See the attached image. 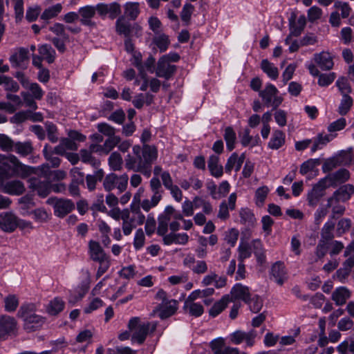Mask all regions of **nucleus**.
<instances>
[{
  "instance_id": "f257e3e1",
  "label": "nucleus",
  "mask_w": 354,
  "mask_h": 354,
  "mask_svg": "<svg viewBox=\"0 0 354 354\" xmlns=\"http://www.w3.org/2000/svg\"><path fill=\"white\" fill-rule=\"evenodd\" d=\"M158 158V149L150 145H134L132 154H127L124 158V166L128 170L142 174L149 178L152 173V165Z\"/></svg>"
},
{
  "instance_id": "f03ea898",
  "label": "nucleus",
  "mask_w": 354,
  "mask_h": 354,
  "mask_svg": "<svg viewBox=\"0 0 354 354\" xmlns=\"http://www.w3.org/2000/svg\"><path fill=\"white\" fill-rule=\"evenodd\" d=\"M36 171V167L22 163L15 155L0 154V175L3 177L25 179Z\"/></svg>"
},
{
  "instance_id": "7ed1b4c3",
  "label": "nucleus",
  "mask_w": 354,
  "mask_h": 354,
  "mask_svg": "<svg viewBox=\"0 0 354 354\" xmlns=\"http://www.w3.org/2000/svg\"><path fill=\"white\" fill-rule=\"evenodd\" d=\"M128 328L131 333V342L142 344L149 331H155L156 324L149 322H142L139 317H135L129 320Z\"/></svg>"
},
{
  "instance_id": "20e7f679",
  "label": "nucleus",
  "mask_w": 354,
  "mask_h": 354,
  "mask_svg": "<svg viewBox=\"0 0 354 354\" xmlns=\"http://www.w3.org/2000/svg\"><path fill=\"white\" fill-rule=\"evenodd\" d=\"M128 175L124 174L121 176H117L114 173L106 175L103 182V187L106 192H111L115 188L121 193L124 192L128 184Z\"/></svg>"
},
{
  "instance_id": "39448f33",
  "label": "nucleus",
  "mask_w": 354,
  "mask_h": 354,
  "mask_svg": "<svg viewBox=\"0 0 354 354\" xmlns=\"http://www.w3.org/2000/svg\"><path fill=\"white\" fill-rule=\"evenodd\" d=\"M18 323L17 319L8 315H0V341L6 340L8 337L17 333Z\"/></svg>"
},
{
  "instance_id": "423d86ee",
  "label": "nucleus",
  "mask_w": 354,
  "mask_h": 354,
  "mask_svg": "<svg viewBox=\"0 0 354 354\" xmlns=\"http://www.w3.org/2000/svg\"><path fill=\"white\" fill-rule=\"evenodd\" d=\"M278 93L279 91L274 85L268 84L259 94L266 106H272L276 109L283 101V98L278 95Z\"/></svg>"
},
{
  "instance_id": "0eeeda50",
  "label": "nucleus",
  "mask_w": 354,
  "mask_h": 354,
  "mask_svg": "<svg viewBox=\"0 0 354 354\" xmlns=\"http://www.w3.org/2000/svg\"><path fill=\"white\" fill-rule=\"evenodd\" d=\"M326 180L321 178L316 184L313 185L312 189L307 193L306 200L309 206L316 207L321 198L325 195L326 189L328 188Z\"/></svg>"
},
{
  "instance_id": "6e6552de",
  "label": "nucleus",
  "mask_w": 354,
  "mask_h": 354,
  "mask_svg": "<svg viewBox=\"0 0 354 354\" xmlns=\"http://www.w3.org/2000/svg\"><path fill=\"white\" fill-rule=\"evenodd\" d=\"M354 194V185L345 184L340 186L335 190L333 195L328 198L326 207H330L334 204L339 202L348 201Z\"/></svg>"
},
{
  "instance_id": "1a4fd4ad",
  "label": "nucleus",
  "mask_w": 354,
  "mask_h": 354,
  "mask_svg": "<svg viewBox=\"0 0 354 354\" xmlns=\"http://www.w3.org/2000/svg\"><path fill=\"white\" fill-rule=\"evenodd\" d=\"M97 12L99 16L104 19L106 17L111 19L118 18L121 14V6L117 2L111 3H100L96 5Z\"/></svg>"
},
{
  "instance_id": "9d476101",
  "label": "nucleus",
  "mask_w": 354,
  "mask_h": 354,
  "mask_svg": "<svg viewBox=\"0 0 354 354\" xmlns=\"http://www.w3.org/2000/svg\"><path fill=\"white\" fill-rule=\"evenodd\" d=\"M306 25V17L302 15L299 17L297 20L296 21V16L292 15L289 19V29L290 34L287 36L285 39V44H288L290 43V40L291 37H298L299 36L303 30H304Z\"/></svg>"
},
{
  "instance_id": "9b49d317",
  "label": "nucleus",
  "mask_w": 354,
  "mask_h": 354,
  "mask_svg": "<svg viewBox=\"0 0 354 354\" xmlns=\"http://www.w3.org/2000/svg\"><path fill=\"white\" fill-rule=\"evenodd\" d=\"M48 203H53L54 213L59 217H64L69 214L74 208V203L69 199L48 198Z\"/></svg>"
},
{
  "instance_id": "f8f14e48",
  "label": "nucleus",
  "mask_w": 354,
  "mask_h": 354,
  "mask_svg": "<svg viewBox=\"0 0 354 354\" xmlns=\"http://www.w3.org/2000/svg\"><path fill=\"white\" fill-rule=\"evenodd\" d=\"M28 183L29 188L42 198L46 197L50 192V183L47 179L41 180L39 178L33 177L28 180Z\"/></svg>"
},
{
  "instance_id": "ddd939ff",
  "label": "nucleus",
  "mask_w": 354,
  "mask_h": 354,
  "mask_svg": "<svg viewBox=\"0 0 354 354\" xmlns=\"http://www.w3.org/2000/svg\"><path fill=\"white\" fill-rule=\"evenodd\" d=\"M349 178L350 172L346 169H339L323 178V179L326 180V183L328 185L329 187H335L337 185L344 183Z\"/></svg>"
},
{
  "instance_id": "4468645a",
  "label": "nucleus",
  "mask_w": 354,
  "mask_h": 354,
  "mask_svg": "<svg viewBox=\"0 0 354 354\" xmlns=\"http://www.w3.org/2000/svg\"><path fill=\"white\" fill-rule=\"evenodd\" d=\"M176 71L175 65L168 63L167 60H165V57H160L157 64L156 74L159 77L169 80L174 75Z\"/></svg>"
},
{
  "instance_id": "2eb2a0df",
  "label": "nucleus",
  "mask_w": 354,
  "mask_h": 354,
  "mask_svg": "<svg viewBox=\"0 0 354 354\" xmlns=\"http://www.w3.org/2000/svg\"><path fill=\"white\" fill-rule=\"evenodd\" d=\"M18 225V218L11 212H3L0 214V228L6 232H12Z\"/></svg>"
},
{
  "instance_id": "dca6fc26",
  "label": "nucleus",
  "mask_w": 354,
  "mask_h": 354,
  "mask_svg": "<svg viewBox=\"0 0 354 354\" xmlns=\"http://www.w3.org/2000/svg\"><path fill=\"white\" fill-rule=\"evenodd\" d=\"M140 196L135 195L133 201L130 205L129 217L130 220L138 225H142L145 221V216L142 213L140 205Z\"/></svg>"
},
{
  "instance_id": "f3484780",
  "label": "nucleus",
  "mask_w": 354,
  "mask_h": 354,
  "mask_svg": "<svg viewBox=\"0 0 354 354\" xmlns=\"http://www.w3.org/2000/svg\"><path fill=\"white\" fill-rule=\"evenodd\" d=\"M313 60L322 71H329L333 68L334 65L332 55L326 51L314 54Z\"/></svg>"
},
{
  "instance_id": "a211bd4d",
  "label": "nucleus",
  "mask_w": 354,
  "mask_h": 354,
  "mask_svg": "<svg viewBox=\"0 0 354 354\" xmlns=\"http://www.w3.org/2000/svg\"><path fill=\"white\" fill-rule=\"evenodd\" d=\"M88 254L90 259L95 262L109 257L100 243L94 240H90L88 243Z\"/></svg>"
},
{
  "instance_id": "6ab92c4d",
  "label": "nucleus",
  "mask_w": 354,
  "mask_h": 354,
  "mask_svg": "<svg viewBox=\"0 0 354 354\" xmlns=\"http://www.w3.org/2000/svg\"><path fill=\"white\" fill-rule=\"evenodd\" d=\"M37 169H39L44 177L47 179L49 183L52 181L61 180L65 178L66 174L63 170L50 171L48 164H43Z\"/></svg>"
},
{
  "instance_id": "aec40b11",
  "label": "nucleus",
  "mask_w": 354,
  "mask_h": 354,
  "mask_svg": "<svg viewBox=\"0 0 354 354\" xmlns=\"http://www.w3.org/2000/svg\"><path fill=\"white\" fill-rule=\"evenodd\" d=\"M22 320L24 322V328L28 333L38 330L45 322V318L37 314Z\"/></svg>"
},
{
  "instance_id": "412c9836",
  "label": "nucleus",
  "mask_w": 354,
  "mask_h": 354,
  "mask_svg": "<svg viewBox=\"0 0 354 354\" xmlns=\"http://www.w3.org/2000/svg\"><path fill=\"white\" fill-rule=\"evenodd\" d=\"M271 275L277 284L281 286L287 280V272L284 263L277 261L271 268Z\"/></svg>"
},
{
  "instance_id": "4be33fe9",
  "label": "nucleus",
  "mask_w": 354,
  "mask_h": 354,
  "mask_svg": "<svg viewBox=\"0 0 354 354\" xmlns=\"http://www.w3.org/2000/svg\"><path fill=\"white\" fill-rule=\"evenodd\" d=\"M178 303L176 299H169L165 303H161L158 306L160 319H165L173 315L178 309Z\"/></svg>"
},
{
  "instance_id": "5701e85b",
  "label": "nucleus",
  "mask_w": 354,
  "mask_h": 354,
  "mask_svg": "<svg viewBox=\"0 0 354 354\" xmlns=\"http://www.w3.org/2000/svg\"><path fill=\"white\" fill-rule=\"evenodd\" d=\"M133 26L129 20L124 17L119 16L115 21V31L118 35H124L125 37H130Z\"/></svg>"
},
{
  "instance_id": "b1692460",
  "label": "nucleus",
  "mask_w": 354,
  "mask_h": 354,
  "mask_svg": "<svg viewBox=\"0 0 354 354\" xmlns=\"http://www.w3.org/2000/svg\"><path fill=\"white\" fill-rule=\"evenodd\" d=\"M24 184L19 180L6 182L3 192L13 196H19L25 192Z\"/></svg>"
},
{
  "instance_id": "393cba45",
  "label": "nucleus",
  "mask_w": 354,
  "mask_h": 354,
  "mask_svg": "<svg viewBox=\"0 0 354 354\" xmlns=\"http://www.w3.org/2000/svg\"><path fill=\"white\" fill-rule=\"evenodd\" d=\"M230 293L232 299L242 300L244 302L250 297L249 288L241 283L235 284L232 287Z\"/></svg>"
},
{
  "instance_id": "a878e982",
  "label": "nucleus",
  "mask_w": 354,
  "mask_h": 354,
  "mask_svg": "<svg viewBox=\"0 0 354 354\" xmlns=\"http://www.w3.org/2000/svg\"><path fill=\"white\" fill-rule=\"evenodd\" d=\"M286 142V134L282 131L274 130L270 140L268 144V148L277 150L284 145Z\"/></svg>"
},
{
  "instance_id": "bb28decb",
  "label": "nucleus",
  "mask_w": 354,
  "mask_h": 354,
  "mask_svg": "<svg viewBox=\"0 0 354 354\" xmlns=\"http://www.w3.org/2000/svg\"><path fill=\"white\" fill-rule=\"evenodd\" d=\"M207 167L212 176L220 178L223 174V167L219 164V157L217 155H211L207 161Z\"/></svg>"
},
{
  "instance_id": "cd10ccee",
  "label": "nucleus",
  "mask_w": 354,
  "mask_h": 354,
  "mask_svg": "<svg viewBox=\"0 0 354 354\" xmlns=\"http://www.w3.org/2000/svg\"><path fill=\"white\" fill-rule=\"evenodd\" d=\"M350 297L351 292L344 286L336 288L332 294V299L337 306L344 305Z\"/></svg>"
},
{
  "instance_id": "c85d7f7f",
  "label": "nucleus",
  "mask_w": 354,
  "mask_h": 354,
  "mask_svg": "<svg viewBox=\"0 0 354 354\" xmlns=\"http://www.w3.org/2000/svg\"><path fill=\"white\" fill-rule=\"evenodd\" d=\"M140 4L138 2H127L124 5V18L129 20H136L140 14Z\"/></svg>"
},
{
  "instance_id": "c756f323",
  "label": "nucleus",
  "mask_w": 354,
  "mask_h": 354,
  "mask_svg": "<svg viewBox=\"0 0 354 354\" xmlns=\"http://www.w3.org/2000/svg\"><path fill=\"white\" fill-rule=\"evenodd\" d=\"M162 241L164 244L167 245L172 243L185 245L189 241V236L186 233H170L164 236Z\"/></svg>"
},
{
  "instance_id": "7c9ffc66",
  "label": "nucleus",
  "mask_w": 354,
  "mask_h": 354,
  "mask_svg": "<svg viewBox=\"0 0 354 354\" xmlns=\"http://www.w3.org/2000/svg\"><path fill=\"white\" fill-rule=\"evenodd\" d=\"M97 12L96 6H86L79 9V14L82 17L80 20L83 25L90 26L91 24V19L94 17Z\"/></svg>"
},
{
  "instance_id": "2f4dec72",
  "label": "nucleus",
  "mask_w": 354,
  "mask_h": 354,
  "mask_svg": "<svg viewBox=\"0 0 354 354\" xmlns=\"http://www.w3.org/2000/svg\"><path fill=\"white\" fill-rule=\"evenodd\" d=\"M38 52L43 59L46 60L48 64L55 62L56 52L49 44H43L39 46Z\"/></svg>"
},
{
  "instance_id": "473e14b6",
  "label": "nucleus",
  "mask_w": 354,
  "mask_h": 354,
  "mask_svg": "<svg viewBox=\"0 0 354 354\" xmlns=\"http://www.w3.org/2000/svg\"><path fill=\"white\" fill-rule=\"evenodd\" d=\"M122 231L125 236H129L131 234L133 229L136 227L138 224L130 220L129 217V209H124L123 214L122 216Z\"/></svg>"
},
{
  "instance_id": "72a5a7b5",
  "label": "nucleus",
  "mask_w": 354,
  "mask_h": 354,
  "mask_svg": "<svg viewBox=\"0 0 354 354\" xmlns=\"http://www.w3.org/2000/svg\"><path fill=\"white\" fill-rule=\"evenodd\" d=\"M313 140V145L311 147V152L315 153L317 150L322 149L324 146L327 145L331 140V136L319 133Z\"/></svg>"
},
{
  "instance_id": "f704fd0d",
  "label": "nucleus",
  "mask_w": 354,
  "mask_h": 354,
  "mask_svg": "<svg viewBox=\"0 0 354 354\" xmlns=\"http://www.w3.org/2000/svg\"><path fill=\"white\" fill-rule=\"evenodd\" d=\"M104 176V172L102 169H97L94 174H88L86 176V187L89 191H93L96 187L98 181H101Z\"/></svg>"
},
{
  "instance_id": "c9c22d12",
  "label": "nucleus",
  "mask_w": 354,
  "mask_h": 354,
  "mask_svg": "<svg viewBox=\"0 0 354 354\" xmlns=\"http://www.w3.org/2000/svg\"><path fill=\"white\" fill-rule=\"evenodd\" d=\"M64 301L59 297L50 300L46 306V312L50 315H57L64 310Z\"/></svg>"
},
{
  "instance_id": "e433bc0d",
  "label": "nucleus",
  "mask_w": 354,
  "mask_h": 354,
  "mask_svg": "<svg viewBox=\"0 0 354 354\" xmlns=\"http://www.w3.org/2000/svg\"><path fill=\"white\" fill-rule=\"evenodd\" d=\"M33 151V147L30 142H15L13 151L21 157H26Z\"/></svg>"
},
{
  "instance_id": "4c0bfd02",
  "label": "nucleus",
  "mask_w": 354,
  "mask_h": 354,
  "mask_svg": "<svg viewBox=\"0 0 354 354\" xmlns=\"http://www.w3.org/2000/svg\"><path fill=\"white\" fill-rule=\"evenodd\" d=\"M335 223L332 220L328 221L323 226L321 232V240L325 241H330L333 239L334 236V229H335Z\"/></svg>"
},
{
  "instance_id": "58836bf2",
  "label": "nucleus",
  "mask_w": 354,
  "mask_h": 354,
  "mask_svg": "<svg viewBox=\"0 0 354 354\" xmlns=\"http://www.w3.org/2000/svg\"><path fill=\"white\" fill-rule=\"evenodd\" d=\"M262 71L272 80H276L279 77L278 68L274 64L270 62L268 59H263L261 63Z\"/></svg>"
},
{
  "instance_id": "ea45409f",
  "label": "nucleus",
  "mask_w": 354,
  "mask_h": 354,
  "mask_svg": "<svg viewBox=\"0 0 354 354\" xmlns=\"http://www.w3.org/2000/svg\"><path fill=\"white\" fill-rule=\"evenodd\" d=\"M223 138L226 142L227 149L230 151H232L235 148L236 141V135L232 127H227L225 129Z\"/></svg>"
},
{
  "instance_id": "a19ab883",
  "label": "nucleus",
  "mask_w": 354,
  "mask_h": 354,
  "mask_svg": "<svg viewBox=\"0 0 354 354\" xmlns=\"http://www.w3.org/2000/svg\"><path fill=\"white\" fill-rule=\"evenodd\" d=\"M241 223L248 227H252L256 223L253 212L248 208H242L239 212Z\"/></svg>"
},
{
  "instance_id": "79ce46f5",
  "label": "nucleus",
  "mask_w": 354,
  "mask_h": 354,
  "mask_svg": "<svg viewBox=\"0 0 354 354\" xmlns=\"http://www.w3.org/2000/svg\"><path fill=\"white\" fill-rule=\"evenodd\" d=\"M80 160L91 165L93 168L97 169L100 165V161L92 155V151L86 149H81L80 151Z\"/></svg>"
},
{
  "instance_id": "37998d69",
  "label": "nucleus",
  "mask_w": 354,
  "mask_h": 354,
  "mask_svg": "<svg viewBox=\"0 0 354 354\" xmlns=\"http://www.w3.org/2000/svg\"><path fill=\"white\" fill-rule=\"evenodd\" d=\"M243 163L239 160L237 153L234 152L228 158L227 162L225 165V169L227 173H230L232 169H235L236 171L240 170Z\"/></svg>"
},
{
  "instance_id": "c03bdc74",
  "label": "nucleus",
  "mask_w": 354,
  "mask_h": 354,
  "mask_svg": "<svg viewBox=\"0 0 354 354\" xmlns=\"http://www.w3.org/2000/svg\"><path fill=\"white\" fill-rule=\"evenodd\" d=\"M37 306L33 303L23 304L18 310L17 316L22 319L35 315Z\"/></svg>"
},
{
  "instance_id": "a18cd8bd",
  "label": "nucleus",
  "mask_w": 354,
  "mask_h": 354,
  "mask_svg": "<svg viewBox=\"0 0 354 354\" xmlns=\"http://www.w3.org/2000/svg\"><path fill=\"white\" fill-rule=\"evenodd\" d=\"M28 49L21 48L17 53H15L10 56L9 59L12 66L17 67L19 66L25 60L28 59Z\"/></svg>"
},
{
  "instance_id": "49530a36",
  "label": "nucleus",
  "mask_w": 354,
  "mask_h": 354,
  "mask_svg": "<svg viewBox=\"0 0 354 354\" xmlns=\"http://www.w3.org/2000/svg\"><path fill=\"white\" fill-rule=\"evenodd\" d=\"M150 189L153 193L151 196H153L155 199L159 198L162 199L163 189L162 188V185L158 177H153L149 182Z\"/></svg>"
},
{
  "instance_id": "de8ad7c7",
  "label": "nucleus",
  "mask_w": 354,
  "mask_h": 354,
  "mask_svg": "<svg viewBox=\"0 0 354 354\" xmlns=\"http://www.w3.org/2000/svg\"><path fill=\"white\" fill-rule=\"evenodd\" d=\"M4 310L8 313L15 312L19 306V299L15 295H8L3 299Z\"/></svg>"
},
{
  "instance_id": "09e8293b",
  "label": "nucleus",
  "mask_w": 354,
  "mask_h": 354,
  "mask_svg": "<svg viewBox=\"0 0 354 354\" xmlns=\"http://www.w3.org/2000/svg\"><path fill=\"white\" fill-rule=\"evenodd\" d=\"M228 297L224 296L220 301L216 302L209 310V315L215 317L218 315L227 306Z\"/></svg>"
},
{
  "instance_id": "8fccbe9b",
  "label": "nucleus",
  "mask_w": 354,
  "mask_h": 354,
  "mask_svg": "<svg viewBox=\"0 0 354 354\" xmlns=\"http://www.w3.org/2000/svg\"><path fill=\"white\" fill-rule=\"evenodd\" d=\"M353 100L348 94H344L338 107V113L341 115H345L353 106Z\"/></svg>"
},
{
  "instance_id": "3c124183",
  "label": "nucleus",
  "mask_w": 354,
  "mask_h": 354,
  "mask_svg": "<svg viewBox=\"0 0 354 354\" xmlns=\"http://www.w3.org/2000/svg\"><path fill=\"white\" fill-rule=\"evenodd\" d=\"M320 164L318 158L309 159L301 165L299 172L301 175H306L309 172L314 171L316 167Z\"/></svg>"
},
{
  "instance_id": "603ef678",
  "label": "nucleus",
  "mask_w": 354,
  "mask_h": 354,
  "mask_svg": "<svg viewBox=\"0 0 354 354\" xmlns=\"http://www.w3.org/2000/svg\"><path fill=\"white\" fill-rule=\"evenodd\" d=\"M353 148H348L346 151H342L335 158L339 161V165H347L353 164Z\"/></svg>"
},
{
  "instance_id": "864d4df0",
  "label": "nucleus",
  "mask_w": 354,
  "mask_h": 354,
  "mask_svg": "<svg viewBox=\"0 0 354 354\" xmlns=\"http://www.w3.org/2000/svg\"><path fill=\"white\" fill-rule=\"evenodd\" d=\"M62 6L61 3H57L46 9L41 15V19L48 20L55 17L62 11Z\"/></svg>"
},
{
  "instance_id": "5fc2aeb1",
  "label": "nucleus",
  "mask_w": 354,
  "mask_h": 354,
  "mask_svg": "<svg viewBox=\"0 0 354 354\" xmlns=\"http://www.w3.org/2000/svg\"><path fill=\"white\" fill-rule=\"evenodd\" d=\"M245 303L249 306L250 310L254 313L259 312L263 307V300L258 295L250 297Z\"/></svg>"
},
{
  "instance_id": "6e6d98bb",
  "label": "nucleus",
  "mask_w": 354,
  "mask_h": 354,
  "mask_svg": "<svg viewBox=\"0 0 354 354\" xmlns=\"http://www.w3.org/2000/svg\"><path fill=\"white\" fill-rule=\"evenodd\" d=\"M108 160L112 170L120 171L122 169V158L118 152H113Z\"/></svg>"
},
{
  "instance_id": "4d7b16f0",
  "label": "nucleus",
  "mask_w": 354,
  "mask_h": 354,
  "mask_svg": "<svg viewBox=\"0 0 354 354\" xmlns=\"http://www.w3.org/2000/svg\"><path fill=\"white\" fill-rule=\"evenodd\" d=\"M44 158L48 160L53 167H58L61 163V160L57 156H54L53 151L48 150V145H46L43 149Z\"/></svg>"
},
{
  "instance_id": "13d9d810",
  "label": "nucleus",
  "mask_w": 354,
  "mask_h": 354,
  "mask_svg": "<svg viewBox=\"0 0 354 354\" xmlns=\"http://www.w3.org/2000/svg\"><path fill=\"white\" fill-rule=\"evenodd\" d=\"M153 43L160 49V52H164L168 48L169 40L166 35L160 34L154 37Z\"/></svg>"
},
{
  "instance_id": "bf43d9fd",
  "label": "nucleus",
  "mask_w": 354,
  "mask_h": 354,
  "mask_svg": "<svg viewBox=\"0 0 354 354\" xmlns=\"http://www.w3.org/2000/svg\"><path fill=\"white\" fill-rule=\"evenodd\" d=\"M254 254L257 257L258 263L262 264L266 261V255L263 245L259 240H255L253 242Z\"/></svg>"
},
{
  "instance_id": "052dcab7",
  "label": "nucleus",
  "mask_w": 354,
  "mask_h": 354,
  "mask_svg": "<svg viewBox=\"0 0 354 354\" xmlns=\"http://www.w3.org/2000/svg\"><path fill=\"white\" fill-rule=\"evenodd\" d=\"M14 141L6 134H0V149L6 152L12 151Z\"/></svg>"
},
{
  "instance_id": "680f3d73",
  "label": "nucleus",
  "mask_w": 354,
  "mask_h": 354,
  "mask_svg": "<svg viewBox=\"0 0 354 354\" xmlns=\"http://www.w3.org/2000/svg\"><path fill=\"white\" fill-rule=\"evenodd\" d=\"M269 192V189L267 186H262L258 188L255 192L256 204L259 207H261Z\"/></svg>"
},
{
  "instance_id": "e2e57ef3",
  "label": "nucleus",
  "mask_w": 354,
  "mask_h": 354,
  "mask_svg": "<svg viewBox=\"0 0 354 354\" xmlns=\"http://www.w3.org/2000/svg\"><path fill=\"white\" fill-rule=\"evenodd\" d=\"M185 308L188 309L190 315L198 317L204 312L203 307L198 303L190 302L187 305L185 304Z\"/></svg>"
},
{
  "instance_id": "0e129e2a",
  "label": "nucleus",
  "mask_w": 354,
  "mask_h": 354,
  "mask_svg": "<svg viewBox=\"0 0 354 354\" xmlns=\"http://www.w3.org/2000/svg\"><path fill=\"white\" fill-rule=\"evenodd\" d=\"M351 226V221L349 218H343L340 219L337 225L336 233L337 236H341L346 232L348 231Z\"/></svg>"
},
{
  "instance_id": "69168bd1",
  "label": "nucleus",
  "mask_w": 354,
  "mask_h": 354,
  "mask_svg": "<svg viewBox=\"0 0 354 354\" xmlns=\"http://www.w3.org/2000/svg\"><path fill=\"white\" fill-rule=\"evenodd\" d=\"M342 95L350 93L352 91L351 85L345 77H339L335 83Z\"/></svg>"
},
{
  "instance_id": "338daca9",
  "label": "nucleus",
  "mask_w": 354,
  "mask_h": 354,
  "mask_svg": "<svg viewBox=\"0 0 354 354\" xmlns=\"http://www.w3.org/2000/svg\"><path fill=\"white\" fill-rule=\"evenodd\" d=\"M335 73H322L318 78L317 84L322 87L328 86L335 80Z\"/></svg>"
},
{
  "instance_id": "774afa93",
  "label": "nucleus",
  "mask_w": 354,
  "mask_h": 354,
  "mask_svg": "<svg viewBox=\"0 0 354 354\" xmlns=\"http://www.w3.org/2000/svg\"><path fill=\"white\" fill-rule=\"evenodd\" d=\"M120 142V138L118 136L107 138L103 144L104 153L108 154Z\"/></svg>"
}]
</instances>
